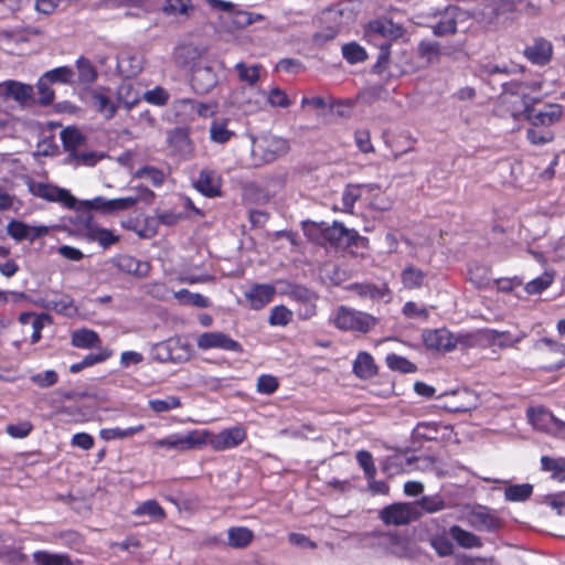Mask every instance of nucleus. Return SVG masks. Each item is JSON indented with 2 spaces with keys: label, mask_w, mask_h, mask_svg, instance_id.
<instances>
[{
  "label": "nucleus",
  "mask_w": 565,
  "mask_h": 565,
  "mask_svg": "<svg viewBox=\"0 0 565 565\" xmlns=\"http://www.w3.org/2000/svg\"><path fill=\"white\" fill-rule=\"evenodd\" d=\"M502 86L505 99L509 96L520 99L521 107L512 113L514 117L523 115L531 126L547 129L561 119L562 107L557 104L546 105L543 109H536L531 105L527 96L529 86L526 84L511 81L509 83H504Z\"/></svg>",
  "instance_id": "nucleus-1"
},
{
  "label": "nucleus",
  "mask_w": 565,
  "mask_h": 565,
  "mask_svg": "<svg viewBox=\"0 0 565 565\" xmlns=\"http://www.w3.org/2000/svg\"><path fill=\"white\" fill-rule=\"evenodd\" d=\"M403 34V26L394 23L391 19H376L367 23L364 38L380 50L376 63L373 66L374 73L382 74L387 68L392 42L402 38Z\"/></svg>",
  "instance_id": "nucleus-2"
},
{
  "label": "nucleus",
  "mask_w": 565,
  "mask_h": 565,
  "mask_svg": "<svg viewBox=\"0 0 565 565\" xmlns=\"http://www.w3.org/2000/svg\"><path fill=\"white\" fill-rule=\"evenodd\" d=\"M303 231L310 238L320 235L322 242L329 243L331 246H352L355 244L359 234L354 230L345 228L341 223L333 222L332 225L327 223L306 222Z\"/></svg>",
  "instance_id": "nucleus-3"
},
{
  "label": "nucleus",
  "mask_w": 565,
  "mask_h": 565,
  "mask_svg": "<svg viewBox=\"0 0 565 565\" xmlns=\"http://www.w3.org/2000/svg\"><path fill=\"white\" fill-rule=\"evenodd\" d=\"M289 149L287 139L267 132L253 139L252 154L262 163H270L285 156Z\"/></svg>",
  "instance_id": "nucleus-4"
},
{
  "label": "nucleus",
  "mask_w": 565,
  "mask_h": 565,
  "mask_svg": "<svg viewBox=\"0 0 565 565\" xmlns=\"http://www.w3.org/2000/svg\"><path fill=\"white\" fill-rule=\"evenodd\" d=\"M332 321L340 330L366 333L375 327L377 319L370 313L340 306Z\"/></svg>",
  "instance_id": "nucleus-5"
},
{
  "label": "nucleus",
  "mask_w": 565,
  "mask_h": 565,
  "mask_svg": "<svg viewBox=\"0 0 565 565\" xmlns=\"http://www.w3.org/2000/svg\"><path fill=\"white\" fill-rule=\"evenodd\" d=\"M205 434L200 430H191L186 434L174 433L164 438L152 443L154 448H164L167 450L186 451L204 445Z\"/></svg>",
  "instance_id": "nucleus-6"
},
{
  "label": "nucleus",
  "mask_w": 565,
  "mask_h": 565,
  "mask_svg": "<svg viewBox=\"0 0 565 565\" xmlns=\"http://www.w3.org/2000/svg\"><path fill=\"white\" fill-rule=\"evenodd\" d=\"M28 188L32 195L43 199L47 202H56L67 209H73L75 206L76 200L66 189H62L51 183L36 182L33 180L28 182Z\"/></svg>",
  "instance_id": "nucleus-7"
},
{
  "label": "nucleus",
  "mask_w": 565,
  "mask_h": 565,
  "mask_svg": "<svg viewBox=\"0 0 565 565\" xmlns=\"http://www.w3.org/2000/svg\"><path fill=\"white\" fill-rule=\"evenodd\" d=\"M200 431L205 434L204 445H209L215 451L235 448L246 439V430L241 426L223 429L218 434H212L207 430Z\"/></svg>",
  "instance_id": "nucleus-8"
},
{
  "label": "nucleus",
  "mask_w": 565,
  "mask_h": 565,
  "mask_svg": "<svg viewBox=\"0 0 565 565\" xmlns=\"http://www.w3.org/2000/svg\"><path fill=\"white\" fill-rule=\"evenodd\" d=\"M467 521L475 530L490 533L499 531L504 525L498 512L484 505L473 508L468 513Z\"/></svg>",
  "instance_id": "nucleus-9"
},
{
  "label": "nucleus",
  "mask_w": 565,
  "mask_h": 565,
  "mask_svg": "<svg viewBox=\"0 0 565 565\" xmlns=\"http://www.w3.org/2000/svg\"><path fill=\"white\" fill-rule=\"evenodd\" d=\"M420 516L415 503H393L380 512L381 520L387 525H405Z\"/></svg>",
  "instance_id": "nucleus-10"
},
{
  "label": "nucleus",
  "mask_w": 565,
  "mask_h": 565,
  "mask_svg": "<svg viewBox=\"0 0 565 565\" xmlns=\"http://www.w3.org/2000/svg\"><path fill=\"white\" fill-rule=\"evenodd\" d=\"M196 347L202 351L215 349L234 353L243 352V345L238 341L221 331H210L200 334L196 338Z\"/></svg>",
  "instance_id": "nucleus-11"
},
{
  "label": "nucleus",
  "mask_w": 565,
  "mask_h": 565,
  "mask_svg": "<svg viewBox=\"0 0 565 565\" xmlns=\"http://www.w3.org/2000/svg\"><path fill=\"white\" fill-rule=\"evenodd\" d=\"M154 199V193L150 189L143 185H138L131 189V194L117 198L109 199L107 202L108 205V214H114L119 211H127L132 209L137 203L145 202L147 204L152 203Z\"/></svg>",
  "instance_id": "nucleus-12"
},
{
  "label": "nucleus",
  "mask_w": 565,
  "mask_h": 565,
  "mask_svg": "<svg viewBox=\"0 0 565 565\" xmlns=\"http://www.w3.org/2000/svg\"><path fill=\"white\" fill-rule=\"evenodd\" d=\"M377 545L386 553L399 558L413 556L411 541L395 532L382 533L377 536Z\"/></svg>",
  "instance_id": "nucleus-13"
},
{
  "label": "nucleus",
  "mask_w": 565,
  "mask_h": 565,
  "mask_svg": "<svg viewBox=\"0 0 565 565\" xmlns=\"http://www.w3.org/2000/svg\"><path fill=\"white\" fill-rule=\"evenodd\" d=\"M423 341L427 349L437 351L449 352L457 347L456 338L445 328L424 331Z\"/></svg>",
  "instance_id": "nucleus-14"
},
{
  "label": "nucleus",
  "mask_w": 565,
  "mask_h": 565,
  "mask_svg": "<svg viewBox=\"0 0 565 565\" xmlns=\"http://www.w3.org/2000/svg\"><path fill=\"white\" fill-rule=\"evenodd\" d=\"M90 98L96 111L99 113L105 119L109 120L115 117L119 107L116 103V99H111L109 87L99 86L93 89L90 92Z\"/></svg>",
  "instance_id": "nucleus-15"
},
{
  "label": "nucleus",
  "mask_w": 565,
  "mask_h": 565,
  "mask_svg": "<svg viewBox=\"0 0 565 565\" xmlns=\"http://www.w3.org/2000/svg\"><path fill=\"white\" fill-rule=\"evenodd\" d=\"M348 290L358 295L361 299H370L373 301L391 300V290L386 282L381 285L354 282L347 287Z\"/></svg>",
  "instance_id": "nucleus-16"
},
{
  "label": "nucleus",
  "mask_w": 565,
  "mask_h": 565,
  "mask_svg": "<svg viewBox=\"0 0 565 565\" xmlns=\"http://www.w3.org/2000/svg\"><path fill=\"white\" fill-rule=\"evenodd\" d=\"M7 232L17 242L29 241L32 243L46 235L47 227L30 226L21 221L11 220L7 225Z\"/></svg>",
  "instance_id": "nucleus-17"
},
{
  "label": "nucleus",
  "mask_w": 565,
  "mask_h": 565,
  "mask_svg": "<svg viewBox=\"0 0 565 565\" xmlns=\"http://www.w3.org/2000/svg\"><path fill=\"white\" fill-rule=\"evenodd\" d=\"M276 294L274 286L269 284H255L245 292V298L252 309L259 310L268 305Z\"/></svg>",
  "instance_id": "nucleus-18"
},
{
  "label": "nucleus",
  "mask_w": 565,
  "mask_h": 565,
  "mask_svg": "<svg viewBox=\"0 0 565 565\" xmlns=\"http://www.w3.org/2000/svg\"><path fill=\"white\" fill-rule=\"evenodd\" d=\"M481 334L486 341L500 348L514 347L526 338V333L523 331L513 335L510 331H498L494 329H484L481 331Z\"/></svg>",
  "instance_id": "nucleus-19"
},
{
  "label": "nucleus",
  "mask_w": 565,
  "mask_h": 565,
  "mask_svg": "<svg viewBox=\"0 0 565 565\" xmlns=\"http://www.w3.org/2000/svg\"><path fill=\"white\" fill-rule=\"evenodd\" d=\"M452 399L444 404V407L454 413H466L475 408L477 398L475 394L467 390H458L451 392Z\"/></svg>",
  "instance_id": "nucleus-20"
},
{
  "label": "nucleus",
  "mask_w": 565,
  "mask_h": 565,
  "mask_svg": "<svg viewBox=\"0 0 565 565\" xmlns=\"http://www.w3.org/2000/svg\"><path fill=\"white\" fill-rule=\"evenodd\" d=\"M194 185L205 196L214 198L220 195L221 180L215 171L203 169Z\"/></svg>",
  "instance_id": "nucleus-21"
},
{
  "label": "nucleus",
  "mask_w": 565,
  "mask_h": 565,
  "mask_svg": "<svg viewBox=\"0 0 565 565\" xmlns=\"http://www.w3.org/2000/svg\"><path fill=\"white\" fill-rule=\"evenodd\" d=\"M525 57L533 64L544 65L552 56V44L544 39H536L532 45L524 50Z\"/></svg>",
  "instance_id": "nucleus-22"
},
{
  "label": "nucleus",
  "mask_w": 565,
  "mask_h": 565,
  "mask_svg": "<svg viewBox=\"0 0 565 565\" xmlns=\"http://www.w3.org/2000/svg\"><path fill=\"white\" fill-rule=\"evenodd\" d=\"M457 15L458 9L456 7H448L439 20L431 25L434 35L446 36L455 34L457 32Z\"/></svg>",
  "instance_id": "nucleus-23"
},
{
  "label": "nucleus",
  "mask_w": 565,
  "mask_h": 565,
  "mask_svg": "<svg viewBox=\"0 0 565 565\" xmlns=\"http://www.w3.org/2000/svg\"><path fill=\"white\" fill-rule=\"evenodd\" d=\"M75 67L77 71V77L75 79V84L88 87L93 85L98 77V72L95 65L85 56H79L75 61Z\"/></svg>",
  "instance_id": "nucleus-24"
},
{
  "label": "nucleus",
  "mask_w": 565,
  "mask_h": 565,
  "mask_svg": "<svg viewBox=\"0 0 565 565\" xmlns=\"http://www.w3.org/2000/svg\"><path fill=\"white\" fill-rule=\"evenodd\" d=\"M140 102V93L135 88L134 84L124 81L116 90V103L118 107L127 110L132 109Z\"/></svg>",
  "instance_id": "nucleus-25"
},
{
  "label": "nucleus",
  "mask_w": 565,
  "mask_h": 565,
  "mask_svg": "<svg viewBox=\"0 0 565 565\" xmlns=\"http://www.w3.org/2000/svg\"><path fill=\"white\" fill-rule=\"evenodd\" d=\"M43 307L68 318L74 317L77 313L74 300L68 295H58L55 298L45 299Z\"/></svg>",
  "instance_id": "nucleus-26"
},
{
  "label": "nucleus",
  "mask_w": 565,
  "mask_h": 565,
  "mask_svg": "<svg viewBox=\"0 0 565 565\" xmlns=\"http://www.w3.org/2000/svg\"><path fill=\"white\" fill-rule=\"evenodd\" d=\"M115 265L119 270L138 277L147 276L150 268L147 262H140L129 255L118 256L115 260Z\"/></svg>",
  "instance_id": "nucleus-27"
},
{
  "label": "nucleus",
  "mask_w": 565,
  "mask_h": 565,
  "mask_svg": "<svg viewBox=\"0 0 565 565\" xmlns=\"http://www.w3.org/2000/svg\"><path fill=\"white\" fill-rule=\"evenodd\" d=\"M353 373L362 380L371 379L377 373L373 356L367 352H360L353 363Z\"/></svg>",
  "instance_id": "nucleus-28"
},
{
  "label": "nucleus",
  "mask_w": 565,
  "mask_h": 565,
  "mask_svg": "<svg viewBox=\"0 0 565 565\" xmlns=\"http://www.w3.org/2000/svg\"><path fill=\"white\" fill-rule=\"evenodd\" d=\"M216 85V76L212 68L196 70L192 77V87L196 93H209Z\"/></svg>",
  "instance_id": "nucleus-29"
},
{
  "label": "nucleus",
  "mask_w": 565,
  "mask_h": 565,
  "mask_svg": "<svg viewBox=\"0 0 565 565\" xmlns=\"http://www.w3.org/2000/svg\"><path fill=\"white\" fill-rule=\"evenodd\" d=\"M449 534L463 548H480L483 545L482 540L478 535L463 530L459 525L450 526Z\"/></svg>",
  "instance_id": "nucleus-30"
},
{
  "label": "nucleus",
  "mask_w": 565,
  "mask_h": 565,
  "mask_svg": "<svg viewBox=\"0 0 565 565\" xmlns=\"http://www.w3.org/2000/svg\"><path fill=\"white\" fill-rule=\"evenodd\" d=\"M72 345L79 349L100 348V338L97 332L89 329H78L72 333Z\"/></svg>",
  "instance_id": "nucleus-31"
},
{
  "label": "nucleus",
  "mask_w": 565,
  "mask_h": 565,
  "mask_svg": "<svg viewBox=\"0 0 565 565\" xmlns=\"http://www.w3.org/2000/svg\"><path fill=\"white\" fill-rule=\"evenodd\" d=\"M61 140L65 151L73 154L85 145L86 138L77 128L66 127L61 131Z\"/></svg>",
  "instance_id": "nucleus-32"
},
{
  "label": "nucleus",
  "mask_w": 565,
  "mask_h": 565,
  "mask_svg": "<svg viewBox=\"0 0 565 565\" xmlns=\"http://www.w3.org/2000/svg\"><path fill=\"white\" fill-rule=\"evenodd\" d=\"M230 120L226 118H215L210 126V139L215 143H226L234 136L235 132L228 129Z\"/></svg>",
  "instance_id": "nucleus-33"
},
{
  "label": "nucleus",
  "mask_w": 565,
  "mask_h": 565,
  "mask_svg": "<svg viewBox=\"0 0 565 565\" xmlns=\"http://www.w3.org/2000/svg\"><path fill=\"white\" fill-rule=\"evenodd\" d=\"M86 235L89 241L97 242L103 248H108L119 241V236L113 231L97 225H89Z\"/></svg>",
  "instance_id": "nucleus-34"
},
{
  "label": "nucleus",
  "mask_w": 565,
  "mask_h": 565,
  "mask_svg": "<svg viewBox=\"0 0 565 565\" xmlns=\"http://www.w3.org/2000/svg\"><path fill=\"white\" fill-rule=\"evenodd\" d=\"M253 539V531L245 526H232L227 531V544L233 548H245Z\"/></svg>",
  "instance_id": "nucleus-35"
},
{
  "label": "nucleus",
  "mask_w": 565,
  "mask_h": 565,
  "mask_svg": "<svg viewBox=\"0 0 565 565\" xmlns=\"http://www.w3.org/2000/svg\"><path fill=\"white\" fill-rule=\"evenodd\" d=\"M8 99L12 98L21 105L28 104L33 98V88L30 85L17 81H7Z\"/></svg>",
  "instance_id": "nucleus-36"
},
{
  "label": "nucleus",
  "mask_w": 565,
  "mask_h": 565,
  "mask_svg": "<svg viewBox=\"0 0 565 565\" xmlns=\"http://www.w3.org/2000/svg\"><path fill=\"white\" fill-rule=\"evenodd\" d=\"M113 355V351L108 348H99V351L96 353L87 354L82 361L77 363H73L70 366L71 373H78L82 370L93 366L98 363H103L108 360Z\"/></svg>",
  "instance_id": "nucleus-37"
},
{
  "label": "nucleus",
  "mask_w": 565,
  "mask_h": 565,
  "mask_svg": "<svg viewBox=\"0 0 565 565\" xmlns=\"http://www.w3.org/2000/svg\"><path fill=\"white\" fill-rule=\"evenodd\" d=\"M426 273L414 265H407L401 273V280L406 289H418L423 286Z\"/></svg>",
  "instance_id": "nucleus-38"
},
{
  "label": "nucleus",
  "mask_w": 565,
  "mask_h": 565,
  "mask_svg": "<svg viewBox=\"0 0 565 565\" xmlns=\"http://www.w3.org/2000/svg\"><path fill=\"white\" fill-rule=\"evenodd\" d=\"M553 416H554V414L544 407L527 409V417H529L531 424L536 429L545 431V433L550 431Z\"/></svg>",
  "instance_id": "nucleus-39"
},
{
  "label": "nucleus",
  "mask_w": 565,
  "mask_h": 565,
  "mask_svg": "<svg viewBox=\"0 0 565 565\" xmlns=\"http://www.w3.org/2000/svg\"><path fill=\"white\" fill-rule=\"evenodd\" d=\"M51 84H75V73L71 66H58L45 72L42 75Z\"/></svg>",
  "instance_id": "nucleus-40"
},
{
  "label": "nucleus",
  "mask_w": 565,
  "mask_h": 565,
  "mask_svg": "<svg viewBox=\"0 0 565 565\" xmlns=\"http://www.w3.org/2000/svg\"><path fill=\"white\" fill-rule=\"evenodd\" d=\"M174 298L183 306H193L196 308H207L211 306V300L202 294L191 292L188 289H180L174 292Z\"/></svg>",
  "instance_id": "nucleus-41"
},
{
  "label": "nucleus",
  "mask_w": 565,
  "mask_h": 565,
  "mask_svg": "<svg viewBox=\"0 0 565 565\" xmlns=\"http://www.w3.org/2000/svg\"><path fill=\"white\" fill-rule=\"evenodd\" d=\"M145 430V425L139 424L137 426H131L128 428H119V427H113V428H103L99 430V437L105 441H110L114 439H125L132 437L134 435L141 433Z\"/></svg>",
  "instance_id": "nucleus-42"
},
{
  "label": "nucleus",
  "mask_w": 565,
  "mask_h": 565,
  "mask_svg": "<svg viewBox=\"0 0 565 565\" xmlns=\"http://www.w3.org/2000/svg\"><path fill=\"white\" fill-rule=\"evenodd\" d=\"M119 73L129 78L137 76L142 71V62L138 56H121L117 62Z\"/></svg>",
  "instance_id": "nucleus-43"
},
{
  "label": "nucleus",
  "mask_w": 565,
  "mask_h": 565,
  "mask_svg": "<svg viewBox=\"0 0 565 565\" xmlns=\"http://www.w3.org/2000/svg\"><path fill=\"white\" fill-rule=\"evenodd\" d=\"M533 493L531 483L512 484L504 489V499L509 502H524Z\"/></svg>",
  "instance_id": "nucleus-44"
},
{
  "label": "nucleus",
  "mask_w": 565,
  "mask_h": 565,
  "mask_svg": "<svg viewBox=\"0 0 565 565\" xmlns=\"http://www.w3.org/2000/svg\"><path fill=\"white\" fill-rule=\"evenodd\" d=\"M33 561L38 565H73L68 555L46 551H36L33 553Z\"/></svg>",
  "instance_id": "nucleus-45"
},
{
  "label": "nucleus",
  "mask_w": 565,
  "mask_h": 565,
  "mask_svg": "<svg viewBox=\"0 0 565 565\" xmlns=\"http://www.w3.org/2000/svg\"><path fill=\"white\" fill-rule=\"evenodd\" d=\"M541 467L544 471H550L552 478L558 482L562 481L565 475V458H552L548 456H542Z\"/></svg>",
  "instance_id": "nucleus-46"
},
{
  "label": "nucleus",
  "mask_w": 565,
  "mask_h": 565,
  "mask_svg": "<svg viewBox=\"0 0 565 565\" xmlns=\"http://www.w3.org/2000/svg\"><path fill=\"white\" fill-rule=\"evenodd\" d=\"M362 188H367L369 190H372L374 188H377V185L376 184H349V185H347L342 193V205L345 211L352 212L354 203L361 196Z\"/></svg>",
  "instance_id": "nucleus-47"
},
{
  "label": "nucleus",
  "mask_w": 565,
  "mask_h": 565,
  "mask_svg": "<svg viewBox=\"0 0 565 565\" xmlns=\"http://www.w3.org/2000/svg\"><path fill=\"white\" fill-rule=\"evenodd\" d=\"M148 406L154 413H167L182 406L180 397L175 395H168L163 398H151L148 401Z\"/></svg>",
  "instance_id": "nucleus-48"
},
{
  "label": "nucleus",
  "mask_w": 565,
  "mask_h": 565,
  "mask_svg": "<svg viewBox=\"0 0 565 565\" xmlns=\"http://www.w3.org/2000/svg\"><path fill=\"white\" fill-rule=\"evenodd\" d=\"M385 362L390 370L403 374L415 373L417 371V366L413 362L395 353L387 354Z\"/></svg>",
  "instance_id": "nucleus-49"
},
{
  "label": "nucleus",
  "mask_w": 565,
  "mask_h": 565,
  "mask_svg": "<svg viewBox=\"0 0 565 565\" xmlns=\"http://www.w3.org/2000/svg\"><path fill=\"white\" fill-rule=\"evenodd\" d=\"M179 104L184 108H189L191 113L196 114L199 117L209 118L215 113L216 104L201 103L195 99L183 98Z\"/></svg>",
  "instance_id": "nucleus-50"
},
{
  "label": "nucleus",
  "mask_w": 565,
  "mask_h": 565,
  "mask_svg": "<svg viewBox=\"0 0 565 565\" xmlns=\"http://www.w3.org/2000/svg\"><path fill=\"white\" fill-rule=\"evenodd\" d=\"M554 281V273L553 271H544L541 276L530 280L525 285V291L529 295H539L546 290Z\"/></svg>",
  "instance_id": "nucleus-51"
},
{
  "label": "nucleus",
  "mask_w": 565,
  "mask_h": 565,
  "mask_svg": "<svg viewBox=\"0 0 565 565\" xmlns=\"http://www.w3.org/2000/svg\"><path fill=\"white\" fill-rule=\"evenodd\" d=\"M344 60L350 64H358L367 58L366 51L356 42H350L341 49Z\"/></svg>",
  "instance_id": "nucleus-52"
},
{
  "label": "nucleus",
  "mask_w": 565,
  "mask_h": 565,
  "mask_svg": "<svg viewBox=\"0 0 565 565\" xmlns=\"http://www.w3.org/2000/svg\"><path fill=\"white\" fill-rule=\"evenodd\" d=\"M136 516L149 515L157 520H162L166 516L163 508L156 500H147L139 504L132 512Z\"/></svg>",
  "instance_id": "nucleus-53"
},
{
  "label": "nucleus",
  "mask_w": 565,
  "mask_h": 565,
  "mask_svg": "<svg viewBox=\"0 0 565 565\" xmlns=\"http://www.w3.org/2000/svg\"><path fill=\"white\" fill-rule=\"evenodd\" d=\"M102 157L94 151H81L79 149L73 154H68L65 161L74 166H95Z\"/></svg>",
  "instance_id": "nucleus-54"
},
{
  "label": "nucleus",
  "mask_w": 565,
  "mask_h": 565,
  "mask_svg": "<svg viewBox=\"0 0 565 565\" xmlns=\"http://www.w3.org/2000/svg\"><path fill=\"white\" fill-rule=\"evenodd\" d=\"M526 138L532 145L543 146L554 139V134L551 129L532 126L526 131Z\"/></svg>",
  "instance_id": "nucleus-55"
},
{
  "label": "nucleus",
  "mask_w": 565,
  "mask_h": 565,
  "mask_svg": "<svg viewBox=\"0 0 565 565\" xmlns=\"http://www.w3.org/2000/svg\"><path fill=\"white\" fill-rule=\"evenodd\" d=\"M259 66H247L244 62H238L235 65V70L237 71L238 78L241 82H245L248 85H255L259 79Z\"/></svg>",
  "instance_id": "nucleus-56"
},
{
  "label": "nucleus",
  "mask_w": 565,
  "mask_h": 565,
  "mask_svg": "<svg viewBox=\"0 0 565 565\" xmlns=\"http://www.w3.org/2000/svg\"><path fill=\"white\" fill-rule=\"evenodd\" d=\"M232 18V23L239 29L246 28L253 24L256 20L263 19L260 14H254L247 11L236 9L234 6V10L228 13Z\"/></svg>",
  "instance_id": "nucleus-57"
},
{
  "label": "nucleus",
  "mask_w": 565,
  "mask_h": 565,
  "mask_svg": "<svg viewBox=\"0 0 565 565\" xmlns=\"http://www.w3.org/2000/svg\"><path fill=\"white\" fill-rule=\"evenodd\" d=\"M135 177L138 179H148L153 186H160L164 181L163 171L151 166H145L138 169Z\"/></svg>",
  "instance_id": "nucleus-58"
},
{
  "label": "nucleus",
  "mask_w": 565,
  "mask_h": 565,
  "mask_svg": "<svg viewBox=\"0 0 565 565\" xmlns=\"http://www.w3.org/2000/svg\"><path fill=\"white\" fill-rule=\"evenodd\" d=\"M292 320V311L287 307L279 305L275 306L269 315L268 322L270 326L285 327Z\"/></svg>",
  "instance_id": "nucleus-59"
},
{
  "label": "nucleus",
  "mask_w": 565,
  "mask_h": 565,
  "mask_svg": "<svg viewBox=\"0 0 565 565\" xmlns=\"http://www.w3.org/2000/svg\"><path fill=\"white\" fill-rule=\"evenodd\" d=\"M413 436L420 440H436L438 438V425L436 423H418L413 430Z\"/></svg>",
  "instance_id": "nucleus-60"
},
{
  "label": "nucleus",
  "mask_w": 565,
  "mask_h": 565,
  "mask_svg": "<svg viewBox=\"0 0 565 565\" xmlns=\"http://www.w3.org/2000/svg\"><path fill=\"white\" fill-rule=\"evenodd\" d=\"M279 387V381L271 374H262L258 376L256 382V391L259 394L271 395Z\"/></svg>",
  "instance_id": "nucleus-61"
},
{
  "label": "nucleus",
  "mask_w": 565,
  "mask_h": 565,
  "mask_svg": "<svg viewBox=\"0 0 565 565\" xmlns=\"http://www.w3.org/2000/svg\"><path fill=\"white\" fill-rule=\"evenodd\" d=\"M415 504L418 511L427 513H435L445 508V501L439 495H425Z\"/></svg>",
  "instance_id": "nucleus-62"
},
{
  "label": "nucleus",
  "mask_w": 565,
  "mask_h": 565,
  "mask_svg": "<svg viewBox=\"0 0 565 565\" xmlns=\"http://www.w3.org/2000/svg\"><path fill=\"white\" fill-rule=\"evenodd\" d=\"M288 297L300 305L311 300H317L318 298L315 291L302 285L291 286L288 291Z\"/></svg>",
  "instance_id": "nucleus-63"
},
{
  "label": "nucleus",
  "mask_w": 565,
  "mask_h": 565,
  "mask_svg": "<svg viewBox=\"0 0 565 565\" xmlns=\"http://www.w3.org/2000/svg\"><path fill=\"white\" fill-rule=\"evenodd\" d=\"M51 83L46 81L43 76L40 77L36 84V88L39 92V104L42 106H49L53 103L55 93L51 87Z\"/></svg>",
  "instance_id": "nucleus-64"
}]
</instances>
